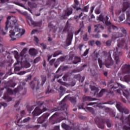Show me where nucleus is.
<instances>
[{"mask_svg": "<svg viewBox=\"0 0 130 130\" xmlns=\"http://www.w3.org/2000/svg\"><path fill=\"white\" fill-rule=\"evenodd\" d=\"M113 52V56L114 57V60L115 61V64L114 66V68L115 70L116 71H118L119 70V62H120V60L119 59V56L122 55V53L121 51L118 49V48L116 47L113 51L112 50H110L109 51V54L105 51H103L102 52V56L100 58L99 57V53H96L95 57H94V60H97L99 63V67L100 69H102V67L104 64L103 62L102 61V59L104 57L105 59V64L106 68H109V67L111 66H113L114 61L112 59L111 57V53Z\"/></svg>", "mask_w": 130, "mask_h": 130, "instance_id": "obj_1", "label": "nucleus"}, {"mask_svg": "<svg viewBox=\"0 0 130 130\" xmlns=\"http://www.w3.org/2000/svg\"><path fill=\"white\" fill-rule=\"evenodd\" d=\"M14 27H15L14 29L13 30H11L9 31V36L11 38L10 41H15V40H16L15 34H16V32H19L21 29L19 28L18 20H17L16 17L13 16H9L6 22V26L5 28V31L2 29L1 31V34L3 35H6V34H7V32H8L9 28H14Z\"/></svg>", "mask_w": 130, "mask_h": 130, "instance_id": "obj_2", "label": "nucleus"}, {"mask_svg": "<svg viewBox=\"0 0 130 130\" xmlns=\"http://www.w3.org/2000/svg\"><path fill=\"white\" fill-rule=\"evenodd\" d=\"M7 93H4L3 99H4V100H6L7 102H10V101H12V100H13V99H12L11 97L9 96V95L17 94V93L19 92H23L21 93V95H26V93H27V89L23 88V86H19L13 90L10 88H7Z\"/></svg>", "mask_w": 130, "mask_h": 130, "instance_id": "obj_3", "label": "nucleus"}, {"mask_svg": "<svg viewBox=\"0 0 130 130\" xmlns=\"http://www.w3.org/2000/svg\"><path fill=\"white\" fill-rule=\"evenodd\" d=\"M38 107H37L34 111L32 112L33 116H38L40 115L41 113L47 111V106L46 104L44 103V102L39 101L37 103Z\"/></svg>", "mask_w": 130, "mask_h": 130, "instance_id": "obj_4", "label": "nucleus"}, {"mask_svg": "<svg viewBox=\"0 0 130 130\" xmlns=\"http://www.w3.org/2000/svg\"><path fill=\"white\" fill-rule=\"evenodd\" d=\"M130 4L127 2H124L123 4V7L122 9L118 10L116 11V15L119 16V19L120 22L123 21L125 19V16L124 15V12L129 9Z\"/></svg>", "mask_w": 130, "mask_h": 130, "instance_id": "obj_5", "label": "nucleus"}, {"mask_svg": "<svg viewBox=\"0 0 130 130\" xmlns=\"http://www.w3.org/2000/svg\"><path fill=\"white\" fill-rule=\"evenodd\" d=\"M68 96H66L65 98L59 103L60 107H58L57 108H55L52 109V112H54V111H64V110H67L68 108V106L66 103V99Z\"/></svg>", "mask_w": 130, "mask_h": 130, "instance_id": "obj_6", "label": "nucleus"}, {"mask_svg": "<svg viewBox=\"0 0 130 130\" xmlns=\"http://www.w3.org/2000/svg\"><path fill=\"white\" fill-rule=\"evenodd\" d=\"M90 89L94 92V96L96 95L97 97H102L103 94H105V93H106V92H107V89L103 88L98 93V92H99V88L92 85H90Z\"/></svg>", "mask_w": 130, "mask_h": 130, "instance_id": "obj_7", "label": "nucleus"}, {"mask_svg": "<svg viewBox=\"0 0 130 130\" xmlns=\"http://www.w3.org/2000/svg\"><path fill=\"white\" fill-rule=\"evenodd\" d=\"M118 87H120V88H122V89L124 88V86L119 83H114L111 82L109 83L108 84V88L110 89L109 93L110 94H113V91H114V89H117Z\"/></svg>", "mask_w": 130, "mask_h": 130, "instance_id": "obj_8", "label": "nucleus"}, {"mask_svg": "<svg viewBox=\"0 0 130 130\" xmlns=\"http://www.w3.org/2000/svg\"><path fill=\"white\" fill-rule=\"evenodd\" d=\"M116 107L118 110L121 113H124L125 114H128L129 113V110L125 107H123L122 104L120 102H117Z\"/></svg>", "mask_w": 130, "mask_h": 130, "instance_id": "obj_9", "label": "nucleus"}, {"mask_svg": "<svg viewBox=\"0 0 130 130\" xmlns=\"http://www.w3.org/2000/svg\"><path fill=\"white\" fill-rule=\"evenodd\" d=\"M94 121L99 128L103 129L104 128V124L105 120H103L102 118L96 117L94 119Z\"/></svg>", "mask_w": 130, "mask_h": 130, "instance_id": "obj_10", "label": "nucleus"}, {"mask_svg": "<svg viewBox=\"0 0 130 130\" xmlns=\"http://www.w3.org/2000/svg\"><path fill=\"white\" fill-rule=\"evenodd\" d=\"M14 57L17 61V62H15L14 64V66H15L14 71H15L16 72H18L21 70V67L19 66H17V65L19 64V63L21 62V61H20V56H19V53H18L16 51H14Z\"/></svg>", "mask_w": 130, "mask_h": 130, "instance_id": "obj_11", "label": "nucleus"}, {"mask_svg": "<svg viewBox=\"0 0 130 130\" xmlns=\"http://www.w3.org/2000/svg\"><path fill=\"white\" fill-rule=\"evenodd\" d=\"M104 24L105 23V25L106 26H109L108 27V30L109 33H111L112 32L113 30H117L118 28H117V26H115L114 25L112 24V23H111L109 21H104Z\"/></svg>", "mask_w": 130, "mask_h": 130, "instance_id": "obj_12", "label": "nucleus"}, {"mask_svg": "<svg viewBox=\"0 0 130 130\" xmlns=\"http://www.w3.org/2000/svg\"><path fill=\"white\" fill-rule=\"evenodd\" d=\"M46 75H42L41 76V83L40 84V80H38V83H37V87H36V90H39V89L40 88V86H43V85H44V84H45V82H46Z\"/></svg>", "mask_w": 130, "mask_h": 130, "instance_id": "obj_13", "label": "nucleus"}, {"mask_svg": "<svg viewBox=\"0 0 130 130\" xmlns=\"http://www.w3.org/2000/svg\"><path fill=\"white\" fill-rule=\"evenodd\" d=\"M73 14V8L70 7L68 8L66 10L64 11V14H62V18L63 20L66 19V17H70Z\"/></svg>", "mask_w": 130, "mask_h": 130, "instance_id": "obj_14", "label": "nucleus"}, {"mask_svg": "<svg viewBox=\"0 0 130 130\" xmlns=\"http://www.w3.org/2000/svg\"><path fill=\"white\" fill-rule=\"evenodd\" d=\"M68 68L69 67L68 66H60L56 72V75L54 76L53 81H54V80H55L56 79H58V78L61 77V75H59V74L58 73V72H59V71H67Z\"/></svg>", "mask_w": 130, "mask_h": 130, "instance_id": "obj_15", "label": "nucleus"}, {"mask_svg": "<svg viewBox=\"0 0 130 130\" xmlns=\"http://www.w3.org/2000/svg\"><path fill=\"white\" fill-rule=\"evenodd\" d=\"M49 115H50V113H47L43 114L42 116L38 118L37 120L38 123H43V122H44V121H45V120L48 118V116H49Z\"/></svg>", "mask_w": 130, "mask_h": 130, "instance_id": "obj_16", "label": "nucleus"}, {"mask_svg": "<svg viewBox=\"0 0 130 130\" xmlns=\"http://www.w3.org/2000/svg\"><path fill=\"white\" fill-rule=\"evenodd\" d=\"M121 71L123 74H130V65L129 64H125L121 67Z\"/></svg>", "mask_w": 130, "mask_h": 130, "instance_id": "obj_17", "label": "nucleus"}, {"mask_svg": "<svg viewBox=\"0 0 130 130\" xmlns=\"http://www.w3.org/2000/svg\"><path fill=\"white\" fill-rule=\"evenodd\" d=\"M125 45V49L127 50V44L125 43V39H121L120 41L118 43L117 47L118 48H122Z\"/></svg>", "mask_w": 130, "mask_h": 130, "instance_id": "obj_18", "label": "nucleus"}, {"mask_svg": "<svg viewBox=\"0 0 130 130\" xmlns=\"http://www.w3.org/2000/svg\"><path fill=\"white\" fill-rule=\"evenodd\" d=\"M30 119H31V118L30 117L25 118L24 119H23V121H21V119H19L17 122V125H18V126H23V125H24L23 123H25V122H28V121H29Z\"/></svg>", "mask_w": 130, "mask_h": 130, "instance_id": "obj_19", "label": "nucleus"}, {"mask_svg": "<svg viewBox=\"0 0 130 130\" xmlns=\"http://www.w3.org/2000/svg\"><path fill=\"white\" fill-rule=\"evenodd\" d=\"M56 119H57V113H55L49 118V121L51 124H55L57 123Z\"/></svg>", "mask_w": 130, "mask_h": 130, "instance_id": "obj_20", "label": "nucleus"}, {"mask_svg": "<svg viewBox=\"0 0 130 130\" xmlns=\"http://www.w3.org/2000/svg\"><path fill=\"white\" fill-rule=\"evenodd\" d=\"M73 33L70 32L68 34V36L67 37V39L66 40V44H67L68 46L71 45L72 44V40L73 39Z\"/></svg>", "mask_w": 130, "mask_h": 130, "instance_id": "obj_21", "label": "nucleus"}, {"mask_svg": "<svg viewBox=\"0 0 130 130\" xmlns=\"http://www.w3.org/2000/svg\"><path fill=\"white\" fill-rule=\"evenodd\" d=\"M29 21L31 24V25H33L34 26H35L36 27H41L42 26V21H39L38 22H36L34 21H33L31 18L29 19Z\"/></svg>", "mask_w": 130, "mask_h": 130, "instance_id": "obj_22", "label": "nucleus"}, {"mask_svg": "<svg viewBox=\"0 0 130 130\" xmlns=\"http://www.w3.org/2000/svg\"><path fill=\"white\" fill-rule=\"evenodd\" d=\"M29 53L30 55L35 56V55L38 53V51H37V50L34 48H31L29 50Z\"/></svg>", "mask_w": 130, "mask_h": 130, "instance_id": "obj_23", "label": "nucleus"}, {"mask_svg": "<svg viewBox=\"0 0 130 130\" xmlns=\"http://www.w3.org/2000/svg\"><path fill=\"white\" fill-rule=\"evenodd\" d=\"M83 101H95L97 100L96 98H92L91 96H84L83 98Z\"/></svg>", "mask_w": 130, "mask_h": 130, "instance_id": "obj_24", "label": "nucleus"}, {"mask_svg": "<svg viewBox=\"0 0 130 130\" xmlns=\"http://www.w3.org/2000/svg\"><path fill=\"white\" fill-rule=\"evenodd\" d=\"M21 64L25 69H28V68H30L31 67V64L27 61H24V62L21 61Z\"/></svg>", "mask_w": 130, "mask_h": 130, "instance_id": "obj_25", "label": "nucleus"}, {"mask_svg": "<svg viewBox=\"0 0 130 130\" xmlns=\"http://www.w3.org/2000/svg\"><path fill=\"white\" fill-rule=\"evenodd\" d=\"M79 109H84V110H88L90 112H92L93 111V108L92 107H86L84 108L83 105H80L79 106Z\"/></svg>", "mask_w": 130, "mask_h": 130, "instance_id": "obj_26", "label": "nucleus"}, {"mask_svg": "<svg viewBox=\"0 0 130 130\" xmlns=\"http://www.w3.org/2000/svg\"><path fill=\"white\" fill-rule=\"evenodd\" d=\"M27 48H24L22 51L20 53V56L18 54V56L20 57V61L23 59V56L25 55V53H26V51H27Z\"/></svg>", "mask_w": 130, "mask_h": 130, "instance_id": "obj_27", "label": "nucleus"}, {"mask_svg": "<svg viewBox=\"0 0 130 130\" xmlns=\"http://www.w3.org/2000/svg\"><path fill=\"white\" fill-rule=\"evenodd\" d=\"M116 92L117 93H118V94H120L123 93V96H124V97H125L126 98H127V96H128V93H127V92H124L123 90L120 89L116 90Z\"/></svg>", "mask_w": 130, "mask_h": 130, "instance_id": "obj_28", "label": "nucleus"}, {"mask_svg": "<svg viewBox=\"0 0 130 130\" xmlns=\"http://www.w3.org/2000/svg\"><path fill=\"white\" fill-rule=\"evenodd\" d=\"M40 127V125H26V128H33L34 129H38Z\"/></svg>", "mask_w": 130, "mask_h": 130, "instance_id": "obj_29", "label": "nucleus"}, {"mask_svg": "<svg viewBox=\"0 0 130 130\" xmlns=\"http://www.w3.org/2000/svg\"><path fill=\"white\" fill-rule=\"evenodd\" d=\"M79 62H81V58L78 56L75 57L74 60L72 62L73 64H77Z\"/></svg>", "mask_w": 130, "mask_h": 130, "instance_id": "obj_30", "label": "nucleus"}, {"mask_svg": "<svg viewBox=\"0 0 130 130\" xmlns=\"http://www.w3.org/2000/svg\"><path fill=\"white\" fill-rule=\"evenodd\" d=\"M62 128L66 130H72L73 128L69 125H67L66 123H63L61 125Z\"/></svg>", "mask_w": 130, "mask_h": 130, "instance_id": "obj_31", "label": "nucleus"}, {"mask_svg": "<svg viewBox=\"0 0 130 130\" xmlns=\"http://www.w3.org/2000/svg\"><path fill=\"white\" fill-rule=\"evenodd\" d=\"M34 81H35V82H36V78H34V81H31L29 83V85L31 87L32 90H35V82H34Z\"/></svg>", "mask_w": 130, "mask_h": 130, "instance_id": "obj_32", "label": "nucleus"}, {"mask_svg": "<svg viewBox=\"0 0 130 130\" xmlns=\"http://www.w3.org/2000/svg\"><path fill=\"white\" fill-rule=\"evenodd\" d=\"M60 90V96L61 97L62 95H64V92H66V89H64V88H63L62 86H60L59 87Z\"/></svg>", "mask_w": 130, "mask_h": 130, "instance_id": "obj_33", "label": "nucleus"}, {"mask_svg": "<svg viewBox=\"0 0 130 130\" xmlns=\"http://www.w3.org/2000/svg\"><path fill=\"white\" fill-rule=\"evenodd\" d=\"M69 100L72 103V104H74V105L77 103V99L76 98L70 97L69 98Z\"/></svg>", "mask_w": 130, "mask_h": 130, "instance_id": "obj_34", "label": "nucleus"}, {"mask_svg": "<svg viewBox=\"0 0 130 130\" xmlns=\"http://www.w3.org/2000/svg\"><path fill=\"white\" fill-rule=\"evenodd\" d=\"M120 31L122 32L123 35L124 34L125 37L127 35V32L126 31V29L124 28L123 27H120Z\"/></svg>", "mask_w": 130, "mask_h": 130, "instance_id": "obj_35", "label": "nucleus"}, {"mask_svg": "<svg viewBox=\"0 0 130 130\" xmlns=\"http://www.w3.org/2000/svg\"><path fill=\"white\" fill-rule=\"evenodd\" d=\"M0 67H8V62L6 60L0 61Z\"/></svg>", "mask_w": 130, "mask_h": 130, "instance_id": "obj_36", "label": "nucleus"}, {"mask_svg": "<svg viewBox=\"0 0 130 130\" xmlns=\"http://www.w3.org/2000/svg\"><path fill=\"white\" fill-rule=\"evenodd\" d=\"M98 20L101 21V22H103V23H104V22L105 21V20H104V16H103V15L102 14H101L98 18Z\"/></svg>", "mask_w": 130, "mask_h": 130, "instance_id": "obj_37", "label": "nucleus"}, {"mask_svg": "<svg viewBox=\"0 0 130 130\" xmlns=\"http://www.w3.org/2000/svg\"><path fill=\"white\" fill-rule=\"evenodd\" d=\"M115 103V101L112 100V101H109L107 102H105L102 103V104H109L110 105H112Z\"/></svg>", "mask_w": 130, "mask_h": 130, "instance_id": "obj_38", "label": "nucleus"}, {"mask_svg": "<svg viewBox=\"0 0 130 130\" xmlns=\"http://www.w3.org/2000/svg\"><path fill=\"white\" fill-rule=\"evenodd\" d=\"M123 79L125 82H130V75L124 76Z\"/></svg>", "mask_w": 130, "mask_h": 130, "instance_id": "obj_39", "label": "nucleus"}, {"mask_svg": "<svg viewBox=\"0 0 130 130\" xmlns=\"http://www.w3.org/2000/svg\"><path fill=\"white\" fill-rule=\"evenodd\" d=\"M8 86L9 87L14 88V87H15V86H16V85H15V83H14V82H13V81H9V82L8 83Z\"/></svg>", "mask_w": 130, "mask_h": 130, "instance_id": "obj_40", "label": "nucleus"}, {"mask_svg": "<svg viewBox=\"0 0 130 130\" xmlns=\"http://www.w3.org/2000/svg\"><path fill=\"white\" fill-rule=\"evenodd\" d=\"M81 75L80 74L75 75L74 76V79H76L78 81H79V82H81Z\"/></svg>", "mask_w": 130, "mask_h": 130, "instance_id": "obj_41", "label": "nucleus"}, {"mask_svg": "<svg viewBox=\"0 0 130 130\" xmlns=\"http://www.w3.org/2000/svg\"><path fill=\"white\" fill-rule=\"evenodd\" d=\"M106 124L108 127H111V121L109 120V119L106 120Z\"/></svg>", "mask_w": 130, "mask_h": 130, "instance_id": "obj_42", "label": "nucleus"}, {"mask_svg": "<svg viewBox=\"0 0 130 130\" xmlns=\"http://www.w3.org/2000/svg\"><path fill=\"white\" fill-rule=\"evenodd\" d=\"M70 30V27L69 26H65L64 29L63 30V33H67V32H69Z\"/></svg>", "mask_w": 130, "mask_h": 130, "instance_id": "obj_43", "label": "nucleus"}, {"mask_svg": "<svg viewBox=\"0 0 130 130\" xmlns=\"http://www.w3.org/2000/svg\"><path fill=\"white\" fill-rule=\"evenodd\" d=\"M112 43V40H108L106 42V45L107 46H110Z\"/></svg>", "mask_w": 130, "mask_h": 130, "instance_id": "obj_44", "label": "nucleus"}, {"mask_svg": "<svg viewBox=\"0 0 130 130\" xmlns=\"http://www.w3.org/2000/svg\"><path fill=\"white\" fill-rule=\"evenodd\" d=\"M94 44H95V41L91 40L88 41V45H90V46H94Z\"/></svg>", "mask_w": 130, "mask_h": 130, "instance_id": "obj_45", "label": "nucleus"}, {"mask_svg": "<svg viewBox=\"0 0 130 130\" xmlns=\"http://www.w3.org/2000/svg\"><path fill=\"white\" fill-rule=\"evenodd\" d=\"M35 107V106H32L31 107H27V111H28V112H29V113H31V111H32L33 110V109H34Z\"/></svg>", "mask_w": 130, "mask_h": 130, "instance_id": "obj_46", "label": "nucleus"}, {"mask_svg": "<svg viewBox=\"0 0 130 130\" xmlns=\"http://www.w3.org/2000/svg\"><path fill=\"white\" fill-rule=\"evenodd\" d=\"M126 21L130 22V12L127 11L126 13Z\"/></svg>", "mask_w": 130, "mask_h": 130, "instance_id": "obj_47", "label": "nucleus"}, {"mask_svg": "<svg viewBox=\"0 0 130 130\" xmlns=\"http://www.w3.org/2000/svg\"><path fill=\"white\" fill-rule=\"evenodd\" d=\"M55 61V58L52 59L50 61H49V63L50 66H53L54 64Z\"/></svg>", "mask_w": 130, "mask_h": 130, "instance_id": "obj_48", "label": "nucleus"}, {"mask_svg": "<svg viewBox=\"0 0 130 130\" xmlns=\"http://www.w3.org/2000/svg\"><path fill=\"white\" fill-rule=\"evenodd\" d=\"M30 72V70H27V71H21L18 73V75H25L26 73H29Z\"/></svg>", "mask_w": 130, "mask_h": 130, "instance_id": "obj_49", "label": "nucleus"}, {"mask_svg": "<svg viewBox=\"0 0 130 130\" xmlns=\"http://www.w3.org/2000/svg\"><path fill=\"white\" fill-rule=\"evenodd\" d=\"M31 79H32V75H29L27 76V78L25 79V82H28V81H31Z\"/></svg>", "mask_w": 130, "mask_h": 130, "instance_id": "obj_50", "label": "nucleus"}, {"mask_svg": "<svg viewBox=\"0 0 130 130\" xmlns=\"http://www.w3.org/2000/svg\"><path fill=\"white\" fill-rule=\"evenodd\" d=\"M88 10H89V6H86L84 7L82 11L83 12H86V13H87V12H88Z\"/></svg>", "mask_w": 130, "mask_h": 130, "instance_id": "obj_51", "label": "nucleus"}, {"mask_svg": "<svg viewBox=\"0 0 130 130\" xmlns=\"http://www.w3.org/2000/svg\"><path fill=\"white\" fill-rule=\"evenodd\" d=\"M90 49H86L85 51L82 54L83 56H86V55H88V53H89V50Z\"/></svg>", "mask_w": 130, "mask_h": 130, "instance_id": "obj_52", "label": "nucleus"}, {"mask_svg": "<svg viewBox=\"0 0 130 130\" xmlns=\"http://www.w3.org/2000/svg\"><path fill=\"white\" fill-rule=\"evenodd\" d=\"M40 61V57H37L36 59H35L34 62V63H37L39 62Z\"/></svg>", "mask_w": 130, "mask_h": 130, "instance_id": "obj_53", "label": "nucleus"}, {"mask_svg": "<svg viewBox=\"0 0 130 130\" xmlns=\"http://www.w3.org/2000/svg\"><path fill=\"white\" fill-rule=\"evenodd\" d=\"M83 39L84 41H88V35L87 34L83 36Z\"/></svg>", "mask_w": 130, "mask_h": 130, "instance_id": "obj_54", "label": "nucleus"}, {"mask_svg": "<svg viewBox=\"0 0 130 130\" xmlns=\"http://www.w3.org/2000/svg\"><path fill=\"white\" fill-rule=\"evenodd\" d=\"M114 8V5H112L110 8L109 10H110V13H111V14H113Z\"/></svg>", "mask_w": 130, "mask_h": 130, "instance_id": "obj_55", "label": "nucleus"}, {"mask_svg": "<svg viewBox=\"0 0 130 130\" xmlns=\"http://www.w3.org/2000/svg\"><path fill=\"white\" fill-rule=\"evenodd\" d=\"M99 26H100L99 24L94 25V27L95 28L94 29V32H97V31H98V30H99Z\"/></svg>", "mask_w": 130, "mask_h": 130, "instance_id": "obj_56", "label": "nucleus"}, {"mask_svg": "<svg viewBox=\"0 0 130 130\" xmlns=\"http://www.w3.org/2000/svg\"><path fill=\"white\" fill-rule=\"evenodd\" d=\"M101 31L100 30H98V34H96V35H95L94 37L95 38H100V35L99 33H101Z\"/></svg>", "mask_w": 130, "mask_h": 130, "instance_id": "obj_57", "label": "nucleus"}, {"mask_svg": "<svg viewBox=\"0 0 130 130\" xmlns=\"http://www.w3.org/2000/svg\"><path fill=\"white\" fill-rule=\"evenodd\" d=\"M95 44H96V46H98L99 47L100 46H101V42H100V41L97 40V41H95Z\"/></svg>", "mask_w": 130, "mask_h": 130, "instance_id": "obj_58", "label": "nucleus"}, {"mask_svg": "<svg viewBox=\"0 0 130 130\" xmlns=\"http://www.w3.org/2000/svg\"><path fill=\"white\" fill-rule=\"evenodd\" d=\"M116 35H117V38H118V37H123V34H122L121 32H117L116 34Z\"/></svg>", "mask_w": 130, "mask_h": 130, "instance_id": "obj_59", "label": "nucleus"}, {"mask_svg": "<svg viewBox=\"0 0 130 130\" xmlns=\"http://www.w3.org/2000/svg\"><path fill=\"white\" fill-rule=\"evenodd\" d=\"M59 54H60V53H58L57 52H56L53 53V57H56V56H58V55H59Z\"/></svg>", "mask_w": 130, "mask_h": 130, "instance_id": "obj_60", "label": "nucleus"}, {"mask_svg": "<svg viewBox=\"0 0 130 130\" xmlns=\"http://www.w3.org/2000/svg\"><path fill=\"white\" fill-rule=\"evenodd\" d=\"M123 130H130V127L124 125L123 127Z\"/></svg>", "mask_w": 130, "mask_h": 130, "instance_id": "obj_61", "label": "nucleus"}, {"mask_svg": "<svg viewBox=\"0 0 130 130\" xmlns=\"http://www.w3.org/2000/svg\"><path fill=\"white\" fill-rule=\"evenodd\" d=\"M48 42H50V43H53V42H52V38L50 37H48Z\"/></svg>", "mask_w": 130, "mask_h": 130, "instance_id": "obj_62", "label": "nucleus"}, {"mask_svg": "<svg viewBox=\"0 0 130 130\" xmlns=\"http://www.w3.org/2000/svg\"><path fill=\"white\" fill-rule=\"evenodd\" d=\"M41 46H42L43 49H46V45H45L44 43H41L40 44Z\"/></svg>", "mask_w": 130, "mask_h": 130, "instance_id": "obj_63", "label": "nucleus"}, {"mask_svg": "<svg viewBox=\"0 0 130 130\" xmlns=\"http://www.w3.org/2000/svg\"><path fill=\"white\" fill-rule=\"evenodd\" d=\"M34 41H35V42H36L37 43H38V42H39V39H38L37 37L35 36V37H34Z\"/></svg>", "mask_w": 130, "mask_h": 130, "instance_id": "obj_64", "label": "nucleus"}]
</instances>
